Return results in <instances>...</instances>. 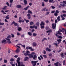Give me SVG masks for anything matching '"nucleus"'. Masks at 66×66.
I'll return each instance as SVG.
<instances>
[{"instance_id": "nucleus-1", "label": "nucleus", "mask_w": 66, "mask_h": 66, "mask_svg": "<svg viewBox=\"0 0 66 66\" xmlns=\"http://www.w3.org/2000/svg\"><path fill=\"white\" fill-rule=\"evenodd\" d=\"M55 23L54 24V23L52 24V27L53 29H55V28H56V23H57V20L56 19L55 20Z\"/></svg>"}, {"instance_id": "nucleus-2", "label": "nucleus", "mask_w": 66, "mask_h": 66, "mask_svg": "<svg viewBox=\"0 0 66 66\" xmlns=\"http://www.w3.org/2000/svg\"><path fill=\"white\" fill-rule=\"evenodd\" d=\"M37 62H38V61L37 60L36 61H31V63L33 66H35L36 65V63Z\"/></svg>"}, {"instance_id": "nucleus-3", "label": "nucleus", "mask_w": 66, "mask_h": 66, "mask_svg": "<svg viewBox=\"0 0 66 66\" xmlns=\"http://www.w3.org/2000/svg\"><path fill=\"white\" fill-rule=\"evenodd\" d=\"M14 24V26H17V27H19V25L18 24V23H15V21H14L12 22V23L11 24V25H12V24Z\"/></svg>"}, {"instance_id": "nucleus-4", "label": "nucleus", "mask_w": 66, "mask_h": 66, "mask_svg": "<svg viewBox=\"0 0 66 66\" xmlns=\"http://www.w3.org/2000/svg\"><path fill=\"white\" fill-rule=\"evenodd\" d=\"M16 62L18 63V66H20V58H19V57L18 58V59L16 60Z\"/></svg>"}, {"instance_id": "nucleus-5", "label": "nucleus", "mask_w": 66, "mask_h": 66, "mask_svg": "<svg viewBox=\"0 0 66 66\" xmlns=\"http://www.w3.org/2000/svg\"><path fill=\"white\" fill-rule=\"evenodd\" d=\"M59 13V11L57 10H56L55 11V13H54V15L55 16H57L58 15L57 14Z\"/></svg>"}, {"instance_id": "nucleus-6", "label": "nucleus", "mask_w": 66, "mask_h": 66, "mask_svg": "<svg viewBox=\"0 0 66 66\" xmlns=\"http://www.w3.org/2000/svg\"><path fill=\"white\" fill-rule=\"evenodd\" d=\"M28 56H29V57L30 59H31V58H33L34 57V55H33L31 54H29Z\"/></svg>"}, {"instance_id": "nucleus-7", "label": "nucleus", "mask_w": 66, "mask_h": 66, "mask_svg": "<svg viewBox=\"0 0 66 66\" xmlns=\"http://www.w3.org/2000/svg\"><path fill=\"white\" fill-rule=\"evenodd\" d=\"M2 43H4V44H6V40L4 39L2 40V41L1 42Z\"/></svg>"}, {"instance_id": "nucleus-8", "label": "nucleus", "mask_w": 66, "mask_h": 66, "mask_svg": "<svg viewBox=\"0 0 66 66\" xmlns=\"http://www.w3.org/2000/svg\"><path fill=\"white\" fill-rule=\"evenodd\" d=\"M46 50L47 51H48V52H50V51H51V49L50 48H49L48 47H47L46 48Z\"/></svg>"}, {"instance_id": "nucleus-9", "label": "nucleus", "mask_w": 66, "mask_h": 66, "mask_svg": "<svg viewBox=\"0 0 66 66\" xmlns=\"http://www.w3.org/2000/svg\"><path fill=\"white\" fill-rule=\"evenodd\" d=\"M19 51H20L19 49L18 48H17L16 50V53H19Z\"/></svg>"}, {"instance_id": "nucleus-10", "label": "nucleus", "mask_w": 66, "mask_h": 66, "mask_svg": "<svg viewBox=\"0 0 66 66\" xmlns=\"http://www.w3.org/2000/svg\"><path fill=\"white\" fill-rule=\"evenodd\" d=\"M7 7V6H5L4 7L2 8V9L3 10H6L7 9L6 8Z\"/></svg>"}, {"instance_id": "nucleus-11", "label": "nucleus", "mask_w": 66, "mask_h": 66, "mask_svg": "<svg viewBox=\"0 0 66 66\" xmlns=\"http://www.w3.org/2000/svg\"><path fill=\"white\" fill-rule=\"evenodd\" d=\"M49 2L50 3H54L55 2L53 1V0H50L49 1Z\"/></svg>"}, {"instance_id": "nucleus-12", "label": "nucleus", "mask_w": 66, "mask_h": 66, "mask_svg": "<svg viewBox=\"0 0 66 66\" xmlns=\"http://www.w3.org/2000/svg\"><path fill=\"white\" fill-rule=\"evenodd\" d=\"M27 16L28 17L29 19H31V15H30V14H28L27 15Z\"/></svg>"}, {"instance_id": "nucleus-13", "label": "nucleus", "mask_w": 66, "mask_h": 66, "mask_svg": "<svg viewBox=\"0 0 66 66\" xmlns=\"http://www.w3.org/2000/svg\"><path fill=\"white\" fill-rule=\"evenodd\" d=\"M36 24L37 27H39V22H37Z\"/></svg>"}, {"instance_id": "nucleus-14", "label": "nucleus", "mask_w": 66, "mask_h": 66, "mask_svg": "<svg viewBox=\"0 0 66 66\" xmlns=\"http://www.w3.org/2000/svg\"><path fill=\"white\" fill-rule=\"evenodd\" d=\"M23 2L24 3L25 5H27V1L26 0H24Z\"/></svg>"}, {"instance_id": "nucleus-15", "label": "nucleus", "mask_w": 66, "mask_h": 66, "mask_svg": "<svg viewBox=\"0 0 66 66\" xmlns=\"http://www.w3.org/2000/svg\"><path fill=\"white\" fill-rule=\"evenodd\" d=\"M52 31V30L51 29H50V30H47L46 31V33H49V32H50V33Z\"/></svg>"}, {"instance_id": "nucleus-16", "label": "nucleus", "mask_w": 66, "mask_h": 66, "mask_svg": "<svg viewBox=\"0 0 66 66\" xmlns=\"http://www.w3.org/2000/svg\"><path fill=\"white\" fill-rule=\"evenodd\" d=\"M28 34L30 36H31L32 35V34L30 32H28Z\"/></svg>"}, {"instance_id": "nucleus-17", "label": "nucleus", "mask_w": 66, "mask_h": 66, "mask_svg": "<svg viewBox=\"0 0 66 66\" xmlns=\"http://www.w3.org/2000/svg\"><path fill=\"white\" fill-rule=\"evenodd\" d=\"M21 5H17L16 6V8H17L18 9H19V8H21Z\"/></svg>"}, {"instance_id": "nucleus-18", "label": "nucleus", "mask_w": 66, "mask_h": 66, "mask_svg": "<svg viewBox=\"0 0 66 66\" xmlns=\"http://www.w3.org/2000/svg\"><path fill=\"white\" fill-rule=\"evenodd\" d=\"M24 20L25 21H26V23H28L29 22V21L28 20H27L26 19H24Z\"/></svg>"}, {"instance_id": "nucleus-19", "label": "nucleus", "mask_w": 66, "mask_h": 66, "mask_svg": "<svg viewBox=\"0 0 66 66\" xmlns=\"http://www.w3.org/2000/svg\"><path fill=\"white\" fill-rule=\"evenodd\" d=\"M32 45L33 46H36L37 45V44L35 42H34L32 43Z\"/></svg>"}, {"instance_id": "nucleus-20", "label": "nucleus", "mask_w": 66, "mask_h": 66, "mask_svg": "<svg viewBox=\"0 0 66 66\" xmlns=\"http://www.w3.org/2000/svg\"><path fill=\"white\" fill-rule=\"evenodd\" d=\"M29 7H30L29 6H28L24 8V10H25V11H27V10H28V8H29Z\"/></svg>"}, {"instance_id": "nucleus-21", "label": "nucleus", "mask_w": 66, "mask_h": 66, "mask_svg": "<svg viewBox=\"0 0 66 66\" xmlns=\"http://www.w3.org/2000/svg\"><path fill=\"white\" fill-rule=\"evenodd\" d=\"M57 42H58L59 43H61V42L62 41V40L61 39H58L57 40Z\"/></svg>"}, {"instance_id": "nucleus-22", "label": "nucleus", "mask_w": 66, "mask_h": 66, "mask_svg": "<svg viewBox=\"0 0 66 66\" xmlns=\"http://www.w3.org/2000/svg\"><path fill=\"white\" fill-rule=\"evenodd\" d=\"M28 59H29V57H25L24 58V61H26Z\"/></svg>"}, {"instance_id": "nucleus-23", "label": "nucleus", "mask_w": 66, "mask_h": 66, "mask_svg": "<svg viewBox=\"0 0 66 66\" xmlns=\"http://www.w3.org/2000/svg\"><path fill=\"white\" fill-rule=\"evenodd\" d=\"M21 27H18V31L19 32H20L21 30Z\"/></svg>"}, {"instance_id": "nucleus-24", "label": "nucleus", "mask_w": 66, "mask_h": 66, "mask_svg": "<svg viewBox=\"0 0 66 66\" xmlns=\"http://www.w3.org/2000/svg\"><path fill=\"white\" fill-rule=\"evenodd\" d=\"M30 29H34L35 28V25L34 26H30Z\"/></svg>"}, {"instance_id": "nucleus-25", "label": "nucleus", "mask_w": 66, "mask_h": 66, "mask_svg": "<svg viewBox=\"0 0 66 66\" xmlns=\"http://www.w3.org/2000/svg\"><path fill=\"white\" fill-rule=\"evenodd\" d=\"M40 26H44L45 25V23H44V22L42 21L41 22V23L40 24Z\"/></svg>"}, {"instance_id": "nucleus-26", "label": "nucleus", "mask_w": 66, "mask_h": 66, "mask_svg": "<svg viewBox=\"0 0 66 66\" xmlns=\"http://www.w3.org/2000/svg\"><path fill=\"white\" fill-rule=\"evenodd\" d=\"M28 14H32V12L30 10H29L28 11Z\"/></svg>"}, {"instance_id": "nucleus-27", "label": "nucleus", "mask_w": 66, "mask_h": 66, "mask_svg": "<svg viewBox=\"0 0 66 66\" xmlns=\"http://www.w3.org/2000/svg\"><path fill=\"white\" fill-rule=\"evenodd\" d=\"M36 58H37V56H36V55H34V57H33V59L34 60H35Z\"/></svg>"}, {"instance_id": "nucleus-28", "label": "nucleus", "mask_w": 66, "mask_h": 66, "mask_svg": "<svg viewBox=\"0 0 66 66\" xmlns=\"http://www.w3.org/2000/svg\"><path fill=\"white\" fill-rule=\"evenodd\" d=\"M60 5H61V6H63V7H64L65 6V4L64 3H62V4H60Z\"/></svg>"}, {"instance_id": "nucleus-29", "label": "nucleus", "mask_w": 66, "mask_h": 66, "mask_svg": "<svg viewBox=\"0 0 66 66\" xmlns=\"http://www.w3.org/2000/svg\"><path fill=\"white\" fill-rule=\"evenodd\" d=\"M9 15H8L5 16V18L6 19H9L10 18H9Z\"/></svg>"}, {"instance_id": "nucleus-30", "label": "nucleus", "mask_w": 66, "mask_h": 66, "mask_svg": "<svg viewBox=\"0 0 66 66\" xmlns=\"http://www.w3.org/2000/svg\"><path fill=\"white\" fill-rule=\"evenodd\" d=\"M32 35L35 37L37 35V34L36 33H33L32 34Z\"/></svg>"}, {"instance_id": "nucleus-31", "label": "nucleus", "mask_w": 66, "mask_h": 66, "mask_svg": "<svg viewBox=\"0 0 66 66\" xmlns=\"http://www.w3.org/2000/svg\"><path fill=\"white\" fill-rule=\"evenodd\" d=\"M57 20H58V21H60V16H58L57 17Z\"/></svg>"}, {"instance_id": "nucleus-32", "label": "nucleus", "mask_w": 66, "mask_h": 66, "mask_svg": "<svg viewBox=\"0 0 66 66\" xmlns=\"http://www.w3.org/2000/svg\"><path fill=\"white\" fill-rule=\"evenodd\" d=\"M4 24V22H0V26H3Z\"/></svg>"}, {"instance_id": "nucleus-33", "label": "nucleus", "mask_w": 66, "mask_h": 66, "mask_svg": "<svg viewBox=\"0 0 66 66\" xmlns=\"http://www.w3.org/2000/svg\"><path fill=\"white\" fill-rule=\"evenodd\" d=\"M1 12L2 13H3V14H6V13H5L4 12V11H3V10H2L1 11Z\"/></svg>"}, {"instance_id": "nucleus-34", "label": "nucleus", "mask_w": 66, "mask_h": 66, "mask_svg": "<svg viewBox=\"0 0 66 66\" xmlns=\"http://www.w3.org/2000/svg\"><path fill=\"white\" fill-rule=\"evenodd\" d=\"M34 24V23L32 22H30V25H33Z\"/></svg>"}, {"instance_id": "nucleus-35", "label": "nucleus", "mask_w": 66, "mask_h": 66, "mask_svg": "<svg viewBox=\"0 0 66 66\" xmlns=\"http://www.w3.org/2000/svg\"><path fill=\"white\" fill-rule=\"evenodd\" d=\"M11 62H14V59L13 58H11L10 60Z\"/></svg>"}, {"instance_id": "nucleus-36", "label": "nucleus", "mask_w": 66, "mask_h": 66, "mask_svg": "<svg viewBox=\"0 0 66 66\" xmlns=\"http://www.w3.org/2000/svg\"><path fill=\"white\" fill-rule=\"evenodd\" d=\"M42 6H45V3H44V2H42Z\"/></svg>"}, {"instance_id": "nucleus-37", "label": "nucleus", "mask_w": 66, "mask_h": 66, "mask_svg": "<svg viewBox=\"0 0 66 66\" xmlns=\"http://www.w3.org/2000/svg\"><path fill=\"white\" fill-rule=\"evenodd\" d=\"M49 27L46 26V27L45 29L46 30H49Z\"/></svg>"}, {"instance_id": "nucleus-38", "label": "nucleus", "mask_w": 66, "mask_h": 66, "mask_svg": "<svg viewBox=\"0 0 66 66\" xmlns=\"http://www.w3.org/2000/svg\"><path fill=\"white\" fill-rule=\"evenodd\" d=\"M11 37H12V38H14V37H15V36H14V34H11Z\"/></svg>"}, {"instance_id": "nucleus-39", "label": "nucleus", "mask_w": 66, "mask_h": 66, "mask_svg": "<svg viewBox=\"0 0 66 66\" xmlns=\"http://www.w3.org/2000/svg\"><path fill=\"white\" fill-rule=\"evenodd\" d=\"M48 56H52V54L51 53H50L48 54Z\"/></svg>"}, {"instance_id": "nucleus-40", "label": "nucleus", "mask_w": 66, "mask_h": 66, "mask_svg": "<svg viewBox=\"0 0 66 66\" xmlns=\"http://www.w3.org/2000/svg\"><path fill=\"white\" fill-rule=\"evenodd\" d=\"M58 33H57V34H59V35H61V32H60V31H57Z\"/></svg>"}, {"instance_id": "nucleus-41", "label": "nucleus", "mask_w": 66, "mask_h": 66, "mask_svg": "<svg viewBox=\"0 0 66 66\" xmlns=\"http://www.w3.org/2000/svg\"><path fill=\"white\" fill-rule=\"evenodd\" d=\"M43 56L45 58V59H47V55H43Z\"/></svg>"}, {"instance_id": "nucleus-42", "label": "nucleus", "mask_w": 66, "mask_h": 66, "mask_svg": "<svg viewBox=\"0 0 66 66\" xmlns=\"http://www.w3.org/2000/svg\"><path fill=\"white\" fill-rule=\"evenodd\" d=\"M53 45H55L56 47H57L58 46L57 44V43H53Z\"/></svg>"}, {"instance_id": "nucleus-43", "label": "nucleus", "mask_w": 66, "mask_h": 66, "mask_svg": "<svg viewBox=\"0 0 66 66\" xmlns=\"http://www.w3.org/2000/svg\"><path fill=\"white\" fill-rule=\"evenodd\" d=\"M24 55L25 56H27V55H29V54H27V53H24Z\"/></svg>"}, {"instance_id": "nucleus-44", "label": "nucleus", "mask_w": 66, "mask_h": 66, "mask_svg": "<svg viewBox=\"0 0 66 66\" xmlns=\"http://www.w3.org/2000/svg\"><path fill=\"white\" fill-rule=\"evenodd\" d=\"M7 38H11V35H9L7 37Z\"/></svg>"}, {"instance_id": "nucleus-45", "label": "nucleus", "mask_w": 66, "mask_h": 66, "mask_svg": "<svg viewBox=\"0 0 66 66\" xmlns=\"http://www.w3.org/2000/svg\"><path fill=\"white\" fill-rule=\"evenodd\" d=\"M62 13H63L65 14V13H66V11L63 10L62 11Z\"/></svg>"}, {"instance_id": "nucleus-46", "label": "nucleus", "mask_w": 66, "mask_h": 66, "mask_svg": "<svg viewBox=\"0 0 66 66\" xmlns=\"http://www.w3.org/2000/svg\"><path fill=\"white\" fill-rule=\"evenodd\" d=\"M13 0H10V3H13Z\"/></svg>"}, {"instance_id": "nucleus-47", "label": "nucleus", "mask_w": 66, "mask_h": 66, "mask_svg": "<svg viewBox=\"0 0 66 66\" xmlns=\"http://www.w3.org/2000/svg\"><path fill=\"white\" fill-rule=\"evenodd\" d=\"M5 39H6V40H9V41H10V40H10V39H9V38H5Z\"/></svg>"}, {"instance_id": "nucleus-48", "label": "nucleus", "mask_w": 66, "mask_h": 66, "mask_svg": "<svg viewBox=\"0 0 66 66\" xmlns=\"http://www.w3.org/2000/svg\"><path fill=\"white\" fill-rule=\"evenodd\" d=\"M58 38H60L61 39H62V38H63V37H62L61 36H59L58 37Z\"/></svg>"}, {"instance_id": "nucleus-49", "label": "nucleus", "mask_w": 66, "mask_h": 66, "mask_svg": "<svg viewBox=\"0 0 66 66\" xmlns=\"http://www.w3.org/2000/svg\"><path fill=\"white\" fill-rule=\"evenodd\" d=\"M32 55H34L35 54V52H33L30 54Z\"/></svg>"}, {"instance_id": "nucleus-50", "label": "nucleus", "mask_w": 66, "mask_h": 66, "mask_svg": "<svg viewBox=\"0 0 66 66\" xmlns=\"http://www.w3.org/2000/svg\"><path fill=\"white\" fill-rule=\"evenodd\" d=\"M44 25H43V26H41V29H43V28H44L45 27H44Z\"/></svg>"}, {"instance_id": "nucleus-51", "label": "nucleus", "mask_w": 66, "mask_h": 66, "mask_svg": "<svg viewBox=\"0 0 66 66\" xmlns=\"http://www.w3.org/2000/svg\"><path fill=\"white\" fill-rule=\"evenodd\" d=\"M46 23L48 24V22H49V21L48 20H46L45 21Z\"/></svg>"}, {"instance_id": "nucleus-52", "label": "nucleus", "mask_w": 66, "mask_h": 66, "mask_svg": "<svg viewBox=\"0 0 66 66\" xmlns=\"http://www.w3.org/2000/svg\"><path fill=\"white\" fill-rule=\"evenodd\" d=\"M7 60L4 59V63H7Z\"/></svg>"}, {"instance_id": "nucleus-53", "label": "nucleus", "mask_w": 66, "mask_h": 66, "mask_svg": "<svg viewBox=\"0 0 66 66\" xmlns=\"http://www.w3.org/2000/svg\"><path fill=\"white\" fill-rule=\"evenodd\" d=\"M40 57H41V59L43 60V56H42V55H40Z\"/></svg>"}, {"instance_id": "nucleus-54", "label": "nucleus", "mask_w": 66, "mask_h": 66, "mask_svg": "<svg viewBox=\"0 0 66 66\" xmlns=\"http://www.w3.org/2000/svg\"><path fill=\"white\" fill-rule=\"evenodd\" d=\"M38 58L39 60L40 61H41V58H40V57H38Z\"/></svg>"}, {"instance_id": "nucleus-55", "label": "nucleus", "mask_w": 66, "mask_h": 66, "mask_svg": "<svg viewBox=\"0 0 66 66\" xmlns=\"http://www.w3.org/2000/svg\"><path fill=\"white\" fill-rule=\"evenodd\" d=\"M65 60H64L63 62V65H65Z\"/></svg>"}, {"instance_id": "nucleus-56", "label": "nucleus", "mask_w": 66, "mask_h": 66, "mask_svg": "<svg viewBox=\"0 0 66 66\" xmlns=\"http://www.w3.org/2000/svg\"><path fill=\"white\" fill-rule=\"evenodd\" d=\"M51 7H52V9H55V7L54 6H51Z\"/></svg>"}, {"instance_id": "nucleus-57", "label": "nucleus", "mask_w": 66, "mask_h": 66, "mask_svg": "<svg viewBox=\"0 0 66 66\" xmlns=\"http://www.w3.org/2000/svg\"><path fill=\"white\" fill-rule=\"evenodd\" d=\"M21 46L23 47V48H25V47H26V45H22Z\"/></svg>"}, {"instance_id": "nucleus-58", "label": "nucleus", "mask_w": 66, "mask_h": 66, "mask_svg": "<svg viewBox=\"0 0 66 66\" xmlns=\"http://www.w3.org/2000/svg\"><path fill=\"white\" fill-rule=\"evenodd\" d=\"M5 21L6 22H8V21H7V20L6 19H5Z\"/></svg>"}, {"instance_id": "nucleus-59", "label": "nucleus", "mask_w": 66, "mask_h": 66, "mask_svg": "<svg viewBox=\"0 0 66 66\" xmlns=\"http://www.w3.org/2000/svg\"><path fill=\"white\" fill-rule=\"evenodd\" d=\"M61 55V56H64V53H62L61 54H60Z\"/></svg>"}, {"instance_id": "nucleus-60", "label": "nucleus", "mask_w": 66, "mask_h": 66, "mask_svg": "<svg viewBox=\"0 0 66 66\" xmlns=\"http://www.w3.org/2000/svg\"><path fill=\"white\" fill-rule=\"evenodd\" d=\"M50 13V12H46V15H48V14H49Z\"/></svg>"}, {"instance_id": "nucleus-61", "label": "nucleus", "mask_w": 66, "mask_h": 66, "mask_svg": "<svg viewBox=\"0 0 66 66\" xmlns=\"http://www.w3.org/2000/svg\"><path fill=\"white\" fill-rule=\"evenodd\" d=\"M35 31V30L34 29H32L31 30V33H33V32H34Z\"/></svg>"}, {"instance_id": "nucleus-62", "label": "nucleus", "mask_w": 66, "mask_h": 66, "mask_svg": "<svg viewBox=\"0 0 66 66\" xmlns=\"http://www.w3.org/2000/svg\"><path fill=\"white\" fill-rule=\"evenodd\" d=\"M63 16L64 17H65L66 16V15L65 14H63Z\"/></svg>"}, {"instance_id": "nucleus-63", "label": "nucleus", "mask_w": 66, "mask_h": 66, "mask_svg": "<svg viewBox=\"0 0 66 66\" xmlns=\"http://www.w3.org/2000/svg\"><path fill=\"white\" fill-rule=\"evenodd\" d=\"M63 3H64V4H66V1H64L63 2Z\"/></svg>"}, {"instance_id": "nucleus-64", "label": "nucleus", "mask_w": 66, "mask_h": 66, "mask_svg": "<svg viewBox=\"0 0 66 66\" xmlns=\"http://www.w3.org/2000/svg\"><path fill=\"white\" fill-rule=\"evenodd\" d=\"M11 65L12 66H15V65L14 64H12Z\"/></svg>"}]
</instances>
